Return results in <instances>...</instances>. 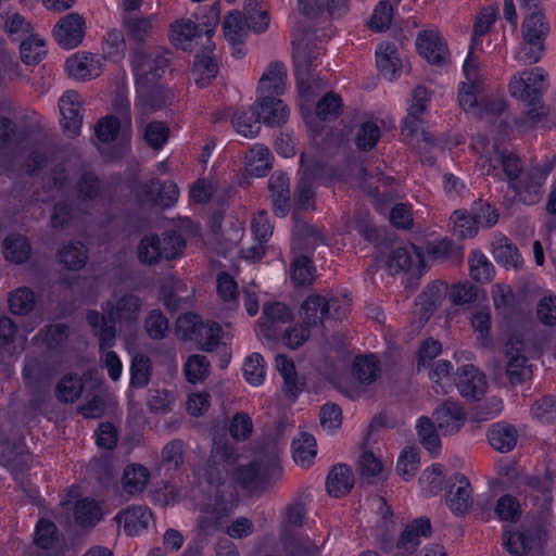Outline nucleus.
Instances as JSON below:
<instances>
[{
  "instance_id": "obj_52",
  "label": "nucleus",
  "mask_w": 556,
  "mask_h": 556,
  "mask_svg": "<svg viewBox=\"0 0 556 556\" xmlns=\"http://www.w3.org/2000/svg\"><path fill=\"white\" fill-rule=\"evenodd\" d=\"M315 266L304 255L295 257L291 263V279L295 286H307L314 280Z\"/></svg>"
},
{
  "instance_id": "obj_12",
  "label": "nucleus",
  "mask_w": 556,
  "mask_h": 556,
  "mask_svg": "<svg viewBox=\"0 0 556 556\" xmlns=\"http://www.w3.org/2000/svg\"><path fill=\"white\" fill-rule=\"evenodd\" d=\"M260 23H254L245 18L241 12L232 11L225 16L224 20V35L225 38L232 46L242 43L243 37L247 36L249 30L255 33H263L269 26V16L267 11L258 13Z\"/></svg>"
},
{
  "instance_id": "obj_23",
  "label": "nucleus",
  "mask_w": 556,
  "mask_h": 556,
  "mask_svg": "<svg viewBox=\"0 0 556 556\" xmlns=\"http://www.w3.org/2000/svg\"><path fill=\"white\" fill-rule=\"evenodd\" d=\"M452 480L454 482L447 492L446 503L454 514L464 515L473 503L470 482L460 473H455Z\"/></svg>"
},
{
  "instance_id": "obj_20",
  "label": "nucleus",
  "mask_w": 556,
  "mask_h": 556,
  "mask_svg": "<svg viewBox=\"0 0 556 556\" xmlns=\"http://www.w3.org/2000/svg\"><path fill=\"white\" fill-rule=\"evenodd\" d=\"M418 52L430 64L443 66L447 63L448 50L438 33L433 30L421 31L416 40Z\"/></svg>"
},
{
  "instance_id": "obj_47",
  "label": "nucleus",
  "mask_w": 556,
  "mask_h": 556,
  "mask_svg": "<svg viewBox=\"0 0 556 556\" xmlns=\"http://www.w3.org/2000/svg\"><path fill=\"white\" fill-rule=\"evenodd\" d=\"M271 153L268 148L262 144H256L251 148L248 160V170L254 176H264L270 168Z\"/></svg>"
},
{
  "instance_id": "obj_17",
  "label": "nucleus",
  "mask_w": 556,
  "mask_h": 556,
  "mask_svg": "<svg viewBox=\"0 0 556 556\" xmlns=\"http://www.w3.org/2000/svg\"><path fill=\"white\" fill-rule=\"evenodd\" d=\"M85 20L78 13H68L54 26V38L65 49L76 48L85 36Z\"/></svg>"
},
{
  "instance_id": "obj_8",
  "label": "nucleus",
  "mask_w": 556,
  "mask_h": 556,
  "mask_svg": "<svg viewBox=\"0 0 556 556\" xmlns=\"http://www.w3.org/2000/svg\"><path fill=\"white\" fill-rule=\"evenodd\" d=\"M316 39V30L306 29L301 38L293 42V59L300 89H303L304 86L309 88V77L318 65V59L321 55L323 48L319 45H315V50H309V45H313Z\"/></svg>"
},
{
  "instance_id": "obj_30",
  "label": "nucleus",
  "mask_w": 556,
  "mask_h": 556,
  "mask_svg": "<svg viewBox=\"0 0 556 556\" xmlns=\"http://www.w3.org/2000/svg\"><path fill=\"white\" fill-rule=\"evenodd\" d=\"M293 226V238L303 249L315 248L320 243H326L325 235L318 228L307 224L303 220L296 212L292 213Z\"/></svg>"
},
{
  "instance_id": "obj_35",
  "label": "nucleus",
  "mask_w": 556,
  "mask_h": 556,
  "mask_svg": "<svg viewBox=\"0 0 556 556\" xmlns=\"http://www.w3.org/2000/svg\"><path fill=\"white\" fill-rule=\"evenodd\" d=\"M359 476L368 484L387 479L382 462L371 451H364L357 462Z\"/></svg>"
},
{
  "instance_id": "obj_28",
  "label": "nucleus",
  "mask_w": 556,
  "mask_h": 556,
  "mask_svg": "<svg viewBox=\"0 0 556 556\" xmlns=\"http://www.w3.org/2000/svg\"><path fill=\"white\" fill-rule=\"evenodd\" d=\"M353 485L354 476L346 465L339 464L331 468L326 481L327 491L331 496H344L352 490Z\"/></svg>"
},
{
  "instance_id": "obj_1",
  "label": "nucleus",
  "mask_w": 556,
  "mask_h": 556,
  "mask_svg": "<svg viewBox=\"0 0 556 556\" xmlns=\"http://www.w3.org/2000/svg\"><path fill=\"white\" fill-rule=\"evenodd\" d=\"M142 302L134 293L122 294L115 303L108 301L102 305V314L98 311H89L86 319L94 336L99 339L100 348H111L116 338V320L119 323H137Z\"/></svg>"
},
{
  "instance_id": "obj_24",
  "label": "nucleus",
  "mask_w": 556,
  "mask_h": 556,
  "mask_svg": "<svg viewBox=\"0 0 556 556\" xmlns=\"http://www.w3.org/2000/svg\"><path fill=\"white\" fill-rule=\"evenodd\" d=\"M141 193L148 202L162 207L172 206L178 198V188L174 181L161 182L157 179H151L141 185Z\"/></svg>"
},
{
  "instance_id": "obj_3",
  "label": "nucleus",
  "mask_w": 556,
  "mask_h": 556,
  "mask_svg": "<svg viewBox=\"0 0 556 556\" xmlns=\"http://www.w3.org/2000/svg\"><path fill=\"white\" fill-rule=\"evenodd\" d=\"M351 300L346 294H309L302 303L300 318L306 328H318L325 319L341 320L350 312Z\"/></svg>"
},
{
  "instance_id": "obj_32",
  "label": "nucleus",
  "mask_w": 556,
  "mask_h": 556,
  "mask_svg": "<svg viewBox=\"0 0 556 556\" xmlns=\"http://www.w3.org/2000/svg\"><path fill=\"white\" fill-rule=\"evenodd\" d=\"M287 72L282 64L271 63L260 79L258 91L261 94L279 96L285 90Z\"/></svg>"
},
{
  "instance_id": "obj_10",
  "label": "nucleus",
  "mask_w": 556,
  "mask_h": 556,
  "mask_svg": "<svg viewBox=\"0 0 556 556\" xmlns=\"http://www.w3.org/2000/svg\"><path fill=\"white\" fill-rule=\"evenodd\" d=\"M506 376L511 386L520 384L532 376L531 365L525 356V341L520 334H511L505 343Z\"/></svg>"
},
{
  "instance_id": "obj_13",
  "label": "nucleus",
  "mask_w": 556,
  "mask_h": 556,
  "mask_svg": "<svg viewBox=\"0 0 556 556\" xmlns=\"http://www.w3.org/2000/svg\"><path fill=\"white\" fill-rule=\"evenodd\" d=\"M549 172L548 168L533 166L526 174L509 185L516 198L527 205L538 203L542 198V186Z\"/></svg>"
},
{
  "instance_id": "obj_21",
  "label": "nucleus",
  "mask_w": 556,
  "mask_h": 556,
  "mask_svg": "<svg viewBox=\"0 0 556 556\" xmlns=\"http://www.w3.org/2000/svg\"><path fill=\"white\" fill-rule=\"evenodd\" d=\"M197 316H184L178 318V324H190L188 330L193 334L199 348L204 351H213L219 343L222 328L217 323H197Z\"/></svg>"
},
{
  "instance_id": "obj_9",
  "label": "nucleus",
  "mask_w": 556,
  "mask_h": 556,
  "mask_svg": "<svg viewBox=\"0 0 556 556\" xmlns=\"http://www.w3.org/2000/svg\"><path fill=\"white\" fill-rule=\"evenodd\" d=\"M168 59L160 50H132L131 66L136 77V86L156 84L165 68Z\"/></svg>"
},
{
  "instance_id": "obj_50",
  "label": "nucleus",
  "mask_w": 556,
  "mask_h": 556,
  "mask_svg": "<svg viewBox=\"0 0 556 556\" xmlns=\"http://www.w3.org/2000/svg\"><path fill=\"white\" fill-rule=\"evenodd\" d=\"M130 376V384L134 388H143L149 383L151 376V361L147 355L137 354L132 357Z\"/></svg>"
},
{
  "instance_id": "obj_38",
  "label": "nucleus",
  "mask_w": 556,
  "mask_h": 556,
  "mask_svg": "<svg viewBox=\"0 0 556 556\" xmlns=\"http://www.w3.org/2000/svg\"><path fill=\"white\" fill-rule=\"evenodd\" d=\"M149 479L150 472L144 466L128 465L123 475L124 490L131 495L141 493L146 489Z\"/></svg>"
},
{
  "instance_id": "obj_6",
  "label": "nucleus",
  "mask_w": 556,
  "mask_h": 556,
  "mask_svg": "<svg viewBox=\"0 0 556 556\" xmlns=\"http://www.w3.org/2000/svg\"><path fill=\"white\" fill-rule=\"evenodd\" d=\"M548 30L549 27L544 22V14L541 11H533L522 23L523 42L515 59L527 64L539 62L545 50V38Z\"/></svg>"
},
{
  "instance_id": "obj_54",
  "label": "nucleus",
  "mask_w": 556,
  "mask_h": 556,
  "mask_svg": "<svg viewBox=\"0 0 556 556\" xmlns=\"http://www.w3.org/2000/svg\"><path fill=\"white\" fill-rule=\"evenodd\" d=\"M9 305L13 314L27 315L35 306V294L29 288H18L10 294Z\"/></svg>"
},
{
  "instance_id": "obj_37",
  "label": "nucleus",
  "mask_w": 556,
  "mask_h": 556,
  "mask_svg": "<svg viewBox=\"0 0 556 556\" xmlns=\"http://www.w3.org/2000/svg\"><path fill=\"white\" fill-rule=\"evenodd\" d=\"M261 116L254 106L238 111L232 115V124L243 137L250 138L258 134L261 129Z\"/></svg>"
},
{
  "instance_id": "obj_36",
  "label": "nucleus",
  "mask_w": 556,
  "mask_h": 556,
  "mask_svg": "<svg viewBox=\"0 0 556 556\" xmlns=\"http://www.w3.org/2000/svg\"><path fill=\"white\" fill-rule=\"evenodd\" d=\"M493 256L506 269L518 270L522 264L518 249L507 238L498 239L493 243Z\"/></svg>"
},
{
  "instance_id": "obj_2",
  "label": "nucleus",
  "mask_w": 556,
  "mask_h": 556,
  "mask_svg": "<svg viewBox=\"0 0 556 556\" xmlns=\"http://www.w3.org/2000/svg\"><path fill=\"white\" fill-rule=\"evenodd\" d=\"M237 454L225 433L216 434L213 439V447L206 463L197 471L199 482L207 484V491L214 493L216 500H222V488L227 483L228 465L235 463Z\"/></svg>"
},
{
  "instance_id": "obj_29",
  "label": "nucleus",
  "mask_w": 556,
  "mask_h": 556,
  "mask_svg": "<svg viewBox=\"0 0 556 556\" xmlns=\"http://www.w3.org/2000/svg\"><path fill=\"white\" fill-rule=\"evenodd\" d=\"M446 289L447 287L444 282L434 281L427 286L426 290L418 296L416 305L422 323H426L440 305Z\"/></svg>"
},
{
  "instance_id": "obj_25",
  "label": "nucleus",
  "mask_w": 556,
  "mask_h": 556,
  "mask_svg": "<svg viewBox=\"0 0 556 556\" xmlns=\"http://www.w3.org/2000/svg\"><path fill=\"white\" fill-rule=\"evenodd\" d=\"M273 211L276 216L285 217L291 207L289 179L283 173H274L268 182Z\"/></svg>"
},
{
  "instance_id": "obj_26",
  "label": "nucleus",
  "mask_w": 556,
  "mask_h": 556,
  "mask_svg": "<svg viewBox=\"0 0 556 556\" xmlns=\"http://www.w3.org/2000/svg\"><path fill=\"white\" fill-rule=\"evenodd\" d=\"M66 70L76 80H87L101 74V62L92 54L76 53L66 61Z\"/></svg>"
},
{
  "instance_id": "obj_48",
  "label": "nucleus",
  "mask_w": 556,
  "mask_h": 556,
  "mask_svg": "<svg viewBox=\"0 0 556 556\" xmlns=\"http://www.w3.org/2000/svg\"><path fill=\"white\" fill-rule=\"evenodd\" d=\"M525 103L523 116L517 122L520 127L525 129L533 128L539 122L546 118L549 113V108L545 105L542 99L533 101H522Z\"/></svg>"
},
{
  "instance_id": "obj_53",
  "label": "nucleus",
  "mask_w": 556,
  "mask_h": 556,
  "mask_svg": "<svg viewBox=\"0 0 556 556\" xmlns=\"http://www.w3.org/2000/svg\"><path fill=\"white\" fill-rule=\"evenodd\" d=\"M400 65L396 49L392 45L380 46L377 51V66L387 78H392Z\"/></svg>"
},
{
  "instance_id": "obj_51",
  "label": "nucleus",
  "mask_w": 556,
  "mask_h": 556,
  "mask_svg": "<svg viewBox=\"0 0 556 556\" xmlns=\"http://www.w3.org/2000/svg\"><path fill=\"white\" fill-rule=\"evenodd\" d=\"M74 515L78 525L92 527L101 519V508L94 501L85 498L76 503Z\"/></svg>"
},
{
  "instance_id": "obj_5",
  "label": "nucleus",
  "mask_w": 556,
  "mask_h": 556,
  "mask_svg": "<svg viewBox=\"0 0 556 556\" xmlns=\"http://www.w3.org/2000/svg\"><path fill=\"white\" fill-rule=\"evenodd\" d=\"M548 511H542L539 521L522 526L517 531L504 533V545L514 556H539L542 554L543 541L547 535Z\"/></svg>"
},
{
  "instance_id": "obj_57",
  "label": "nucleus",
  "mask_w": 556,
  "mask_h": 556,
  "mask_svg": "<svg viewBox=\"0 0 556 556\" xmlns=\"http://www.w3.org/2000/svg\"><path fill=\"white\" fill-rule=\"evenodd\" d=\"M227 509L217 504H206L201 507V515L198 520V528L201 532L207 533L217 528L219 521L227 516Z\"/></svg>"
},
{
  "instance_id": "obj_40",
  "label": "nucleus",
  "mask_w": 556,
  "mask_h": 556,
  "mask_svg": "<svg viewBox=\"0 0 556 556\" xmlns=\"http://www.w3.org/2000/svg\"><path fill=\"white\" fill-rule=\"evenodd\" d=\"M58 258L67 269L77 270L85 266L88 255L80 242H68L58 252Z\"/></svg>"
},
{
  "instance_id": "obj_58",
  "label": "nucleus",
  "mask_w": 556,
  "mask_h": 556,
  "mask_svg": "<svg viewBox=\"0 0 556 556\" xmlns=\"http://www.w3.org/2000/svg\"><path fill=\"white\" fill-rule=\"evenodd\" d=\"M84 383L77 376H65L56 386V396L61 402L72 403L83 393Z\"/></svg>"
},
{
  "instance_id": "obj_42",
  "label": "nucleus",
  "mask_w": 556,
  "mask_h": 556,
  "mask_svg": "<svg viewBox=\"0 0 556 556\" xmlns=\"http://www.w3.org/2000/svg\"><path fill=\"white\" fill-rule=\"evenodd\" d=\"M137 256L144 265L157 264L163 258L161 238L156 235H146L137 247Z\"/></svg>"
},
{
  "instance_id": "obj_63",
  "label": "nucleus",
  "mask_w": 556,
  "mask_h": 556,
  "mask_svg": "<svg viewBox=\"0 0 556 556\" xmlns=\"http://www.w3.org/2000/svg\"><path fill=\"white\" fill-rule=\"evenodd\" d=\"M124 27L130 40L143 42L152 30L151 21L147 17H124Z\"/></svg>"
},
{
  "instance_id": "obj_60",
  "label": "nucleus",
  "mask_w": 556,
  "mask_h": 556,
  "mask_svg": "<svg viewBox=\"0 0 556 556\" xmlns=\"http://www.w3.org/2000/svg\"><path fill=\"white\" fill-rule=\"evenodd\" d=\"M151 513L148 508L132 506L124 511V530L128 534L136 533L139 529L147 528Z\"/></svg>"
},
{
  "instance_id": "obj_59",
  "label": "nucleus",
  "mask_w": 556,
  "mask_h": 556,
  "mask_svg": "<svg viewBox=\"0 0 556 556\" xmlns=\"http://www.w3.org/2000/svg\"><path fill=\"white\" fill-rule=\"evenodd\" d=\"M294 460L301 465H307L316 456V441L309 433H301L298 440L293 441Z\"/></svg>"
},
{
  "instance_id": "obj_33",
  "label": "nucleus",
  "mask_w": 556,
  "mask_h": 556,
  "mask_svg": "<svg viewBox=\"0 0 556 556\" xmlns=\"http://www.w3.org/2000/svg\"><path fill=\"white\" fill-rule=\"evenodd\" d=\"M218 74V64L212 55L203 51L197 54L192 67V76L200 88L207 87Z\"/></svg>"
},
{
  "instance_id": "obj_11",
  "label": "nucleus",
  "mask_w": 556,
  "mask_h": 556,
  "mask_svg": "<svg viewBox=\"0 0 556 556\" xmlns=\"http://www.w3.org/2000/svg\"><path fill=\"white\" fill-rule=\"evenodd\" d=\"M546 77L542 68L526 70L514 76L509 85L510 93L521 101L542 99L548 87Z\"/></svg>"
},
{
  "instance_id": "obj_45",
  "label": "nucleus",
  "mask_w": 556,
  "mask_h": 556,
  "mask_svg": "<svg viewBox=\"0 0 556 556\" xmlns=\"http://www.w3.org/2000/svg\"><path fill=\"white\" fill-rule=\"evenodd\" d=\"M379 371V361L374 355L357 356L353 363V375L363 384L376 381Z\"/></svg>"
},
{
  "instance_id": "obj_49",
  "label": "nucleus",
  "mask_w": 556,
  "mask_h": 556,
  "mask_svg": "<svg viewBox=\"0 0 556 556\" xmlns=\"http://www.w3.org/2000/svg\"><path fill=\"white\" fill-rule=\"evenodd\" d=\"M0 457L3 465L13 470H21L27 462L23 445L21 443H10L5 439H0Z\"/></svg>"
},
{
  "instance_id": "obj_46",
  "label": "nucleus",
  "mask_w": 556,
  "mask_h": 556,
  "mask_svg": "<svg viewBox=\"0 0 556 556\" xmlns=\"http://www.w3.org/2000/svg\"><path fill=\"white\" fill-rule=\"evenodd\" d=\"M435 427V422L425 416L418 419L416 426L419 442L430 453H438L441 447V441Z\"/></svg>"
},
{
  "instance_id": "obj_4",
  "label": "nucleus",
  "mask_w": 556,
  "mask_h": 556,
  "mask_svg": "<svg viewBox=\"0 0 556 556\" xmlns=\"http://www.w3.org/2000/svg\"><path fill=\"white\" fill-rule=\"evenodd\" d=\"M281 475L279 456L275 446H269L265 456H257L248 465L236 468L233 478L245 490H264Z\"/></svg>"
},
{
  "instance_id": "obj_15",
  "label": "nucleus",
  "mask_w": 556,
  "mask_h": 556,
  "mask_svg": "<svg viewBox=\"0 0 556 556\" xmlns=\"http://www.w3.org/2000/svg\"><path fill=\"white\" fill-rule=\"evenodd\" d=\"M454 383L459 394L471 401H480L488 389L485 375L472 364L463 365L456 370Z\"/></svg>"
},
{
  "instance_id": "obj_61",
  "label": "nucleus",
  "mask_w": 556,
  "mask_h": 556,
  "mask_svg": "<svg viewBox=\"0 0 556 556\" xmlns=\"http://www.w3.org/2000/svg\"><path fill=\"white\" fill-rule=\"evenodd\" d=\"M208 369L210 362L206 356L198 354L189 356L184 367L186 378L191 383L203 381L208 375Z\"/></svg>"
},
{
  "instance_id": "obj_44",
  "label": "nucleus",
  "mask_w": 556,
  "mask_h": 556,
  "mask_svg": "<svg viewBox=\"0 0 556 556\" xmlns=\"http://www.w3.org/2000/svg\"><path fill=\"white\" fill-rule=\"evenodd\" d=\"M4 257L15 264H22L29 258L30 245L26 238L17 235L7 237L3 243Z\"/></svg>"
},
{
  "instance_id": "obj_22",
  "label": "nucleus",
  "mask_w": 556,
  "mask_h": 556,
  "mask_svg": "<svg viewBox=\"0 0 556 556\" xmlns=\"http://www.w3.org/2000/svg\"><path fill=\"white\" fill-rule=\"evenodd\" d=\"M433 421L443 434H452L464 426L466 414L458 403L445 401L434 410Z\"/></svg>"
},
{
  "instance_id": "obj_19",
  "label": "nucleus",
  "mask_w": 556,
  "mask_h": 556,
  "mask_svg": "<svg viewBox=\"0 0 556 556\" xmlns=\"http://www.w3.org/2000/svg\"><path fill=\"white\" fill-rule=\"evenodd\" d=\"M138 92L137 110L144 117L152 112L163 109L169 100V91L157 84L136 86Z\"/></svg>"
},
{
  "instance_id": "obj_14",
  "label": "nucleus",
  "mask_w": 556,
  "mask_h": 556,
  "mask_svg": "<svg viewBox=\"0 0 556 556\" xmlns=\"http://www.w3.org/2000/svg\"><path fill=\"white\" fill-rule=\"evenodd\" d=\"M421 113H414L408 111L406 118L402 125V136L407 143H410L414 138L417 139L418 149L424 155V161H427L430 165L434 164V156H427L426 154L431 152L432 149L443 151L444 143L442 140L434 139L431 135L421 129Z\"/></svg>"
},
{
  "instance_id": "obj_16",
  "label": "nucleus",
  "mask_w": 556,
  "mask_h": 556,
  "mask_svg": "<svg viewBox=\"0 0 556 556\" xmlns=\"http://www.w3.org/2000/svg\"><path fill=\"white\" fill-rule=\"evenodd\" d=\"M292 319L293 314L285 303H265L258 320L260 331L267 340H276L280 334L281 326L292 321Z\"/></svg>"
},
{
  "instance_id": "obj_39",
  "label": "nucleus",
  "mask_w": 556,
  "mask_h": 556,
  "mask_svg": "<svg viewBox=\"0 0 556 556\" xmlns=\"http://www.w3.org/2000/svg\"><path fill=\"white\" fill-rule=\"evenodd\" d=\"M491 446L502 453L510 451L517 442V431L511 426L496 424L488 432Z\"/></svg>"
},
{
  "instance_id": "obj_56",
  "label": "nucleus",
  "mask_w": 556,
  "mask_h": 556,
  "mask_svg": "<svg viewBox=\"0 0 556 556\" xmlns=\"http://www.w3.org/2000/svg\"><path fill=\"white\" fill-rule=\"evenodd\" d=\"M492 298L495 309L504 315H509L516 303V295L513 292L511 288L506 285H494L492 287Z\"/></svg>"
},
{
  "instance_id": "obj_31",
  "label": "nucleus",
  "mask_w": 556,
  "mask_h": 556,
  "mask_svg": "<svg viewBox=\"0 0 556 556\" xmlns=\"http://www.w3.org/2000/svg\"><path fill=\"white\" fill-rule=\"evenodd\" d=\"M430 534V519L426 517L417 518L401 534L396 544L397 548L412 553L419 545V536H429Z\"/></svg>"
},
{
  "instance_id": "obj_41",
  "label": "nucleus",
  "mask_w": 556,
  "mask_h": 556,
  "mask_svg": "<svg viewBox=\"0 0 556 556\" xmlns=\"http://www.w3.org/2000/svg\"><path fill=\"white\" fill-rule=\"evenodd\" d=\"M315 210V192L313 191V177L304 172L295 189V205L293 212L300 216L301 211Z\"/></svg>"
},
{
  "instance_id": "obj_34",
  "label": "nucleus",
  "mask_w": 556,
  "mask_h": 556,
  "mask_svg": "<svg viewBox=\"0 0 556 556\" xmlns=\"http://www.w3.org/2000/svg\"><path fill=\"white\" fill-rule=\"evenodd\" d=\"M75 190L79 200L91 201L101 194L102 184L92 170L83 165L75 184Z\"/></svg>"
},
{
  "instance_id": "obj_64",
  "label": "nucleus",
  "mask_w": 556,
  "mask_h": 556,
  "mask_svg": "<svg viewBox=\"0 0 556 556\" xmlns=\"http://www.w3.org/2000/svg\"><path fill=\"white\" fill-rule=\"evenodd\" d=\"M56 532L58 528L52 521L48 519H40L36 526L34 538L35 545L42 549L53 547L58 541Z\"/></svg>"
},
{
  "instance_id": "obj_18",
  "label": "nucleus",
  "mask_w": 556,
  "mask_h": 556,
  "mask_svg": "<svg viewBox=\"0 0 556 556\" xmlns=\"http://www.w3.org/2000/svg\"><path fill=\"white\" fill-rule=\"evenodd\" d=\"M62 126L68 137H76L83 125V105L79 94L74 90L66 91L59 101Z\"/></svg>"
},
{
  "instance_id": "obj_43",
  "label": "nucleus",
  "mask_w": 556,
  "mask_h": 556,
  "mask_svg": "<svg viewBox=\"0 0 556 556\" xmlns=\"http://www.w3.org/2000/svg\"><path fill=\"white\" fill-rule=\"evenodd\" d=\"M451 219L453 222V233L458 239L471 238L477 235L479 224L475 210L471 213L457 210L453 213Z\"/></svg>"
},
{
  "instance_id": "obj_7",
  "label": "nucleus",
  "mask_w": 556,
  "mask_h": 556,
  "mask_svg": "<svg viewBox=\"0 0 556 556\" xmlns=\"http://www.w3.org/2000/svg\"><path fill=\"white\" fill-rule=\"evenodd\" d=\"M477 166L481 175L484 176H489L501 168L508 186L526 174L520 156L497 141H494L492 150L486 155L480 156Z\"/></svg>"
},
{
  "instance_id": "obj_62",
  "label": "nucleus",
  "mask_w": 556,
  "mask_h": 556,
  "mask_svg": "<svg viewBox=\"0 0 556 556\" xmlns=\"http://www.w3.org/2000/svg\"><path fill=\"white\" fill-rule=\"evenodd\" d=\"M144 329L151 339L162 340L168 332V320L160 309H151L144 319Z\"/></svg>"
},
{
  "instance_id": "obj_55",
  "label": "nucleus",
  "mask_w": 556,
  "mask_h": 556,
  "mask_svg": "<svg viewBox=\"0 0 556 556\" xmlns=\"http://www.w3.org/2000/svg\"><path fill=\"white\" fill-rule=\"evenodd\" d=\"M21 59L26 65H36L46 55L47 50L43 40L29 37L22 40Z\"/></svg>"
},
{
  "instance_id": "obj_27",
  "label": "nucleus",
  "mask_w": 556,
  "mask_h": 556,
  "mask_svg": "<svg viewBox=\"0 0 556 556\" xmlns=\"http://www.w3.org/2000/svg\"><path fill=\"white\" fill-rule=\"evenodd\" d=\"M258 114L263 122L270 126L285 123L288 117V109L282 100L267 93L261 94L257 99Z\"/></svg>"
}]
</instances>
